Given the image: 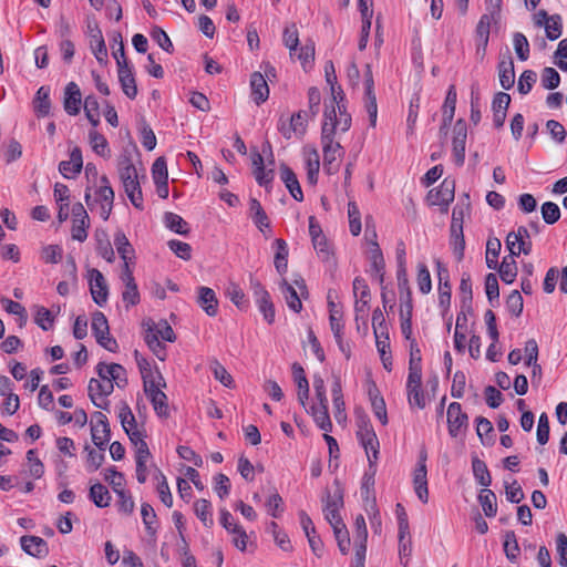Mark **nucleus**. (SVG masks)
I'll return each instance as SVG.
<instances>
[{"label":"nucleus","instance_id":"obj_1","mask_svg":"<svg viewBox=\"0 0 567 567\" xmlns=\"http://www.w3.org/2000/svg\"><path fill=\"white\" fill-rule=\"evenodd\" d=\"M117 173L131 203L136 208L143 209V196L138 175L128 152H124L120 155L117 159Z\"/></svg>","mask_w":567,"mask_h":567},{"label":"nucleus","instance_id":"obj_2","mask_svg":"<svg viewBox=\"0 0 567 567\" xmlns=\"http://www.w3.org/2000/svg\"><path fill=\"white\" fill-rule=\"evenodd\" d=\"M323 116L321 143L339 142L336 138L338 133H346L351 127V115L344 110H341V114H338L333 105L332 110H329V106L326 105Z\"/></svg>","mask_w":567,"mask_h":567},{"label":"nucleus","instance_id":"obj_3","mask_svg":"<svg viewBox=\"0 0 567 567\" xmlns=\"http://www.w3.org/2000/svg\"><path fill=\"white\" fill-rule=\"evenodd\" d=\"M357 437L365 451L368 462L372 468L379 458L380 442L367 416H360L357 421Z\"/></svg>","mask_w":567,"mask_h":567},{"label":"nucleus","instance_id":"obj_4","mask_svg":"<svg viewBox=\"0 0 567 567\" xmlns=\"http://www.w3.org/2000/svg\"><path fill=\"white\" fill-rule=\"evenodd\" d=\"M470 209V204L465 205H456L452 212V223H451V245L453 246V251L457 258L461 260L464 256L465 240L463 235V219L466 212Z\"/></svg>","mask_w":567,"mask_h":567},{"label":"nucleus","instance_id":"obj_5","mask_svg":"<svg viewBox=\"0 0 567 567\" xmlns=\"http://www.w3.org/2000/svg\"><path fill=\"white\" fill-rule=\"evenodd\" d=\"M280 291L286 300L287 306L295 312H300L302 309V298H307L308 290L306 282L302 278L295 279L289 284L286 279L280 282Z\"/></svg>","mask_w":567,"mask_h":567},{"label":"nucleus","instance_id":"obj_6","mask_svg":"<svg viewBox=\"0 0 567 567\" xmlns=\"http://www.w3.org/2000/svg\"><path fill=\"white\" fill-rule=\"evenodd\" d=\"M447 427L449 434L454 437H463L468 427V416L462 411L458 402H452L447 408Z\"/></svg>","mask_w":567,"mask_h":567},{"label":"nucleus","instance_id":"obj_7","mask_svg":"<svg viewBox=\"0 0 567 567\" xmlns=\"http://www.w3.org/2000/svg\"><path fill=\"white\" fill-rule=\"evenodd\" d=\"M91 436L99 450L104 451L111 439V430L105 414L94 412L92 414Z\"/></svg>","mask_w":567,"mask_h":567},{"label":"nucleus","instance_id":"obj_8","mask_svg":"<svg viewBox=\"0 0 567 567\" xmlns=\"http://www.w3.org/2000/svg\"><path fill=\"white\" fill-rule=\"evenodd\" d=\"M426 457V452L422 451L419 456L417 466L413 472L414 491L423 504L429 502Z\"/></svg>","mask_w":567,"mask_h":567},{"label":"nucleus","instance_id":"obj_9","mask_svg":"<svg viewBox=\"0 0 567 567\" xmlns=\"http://www.w3.org/2000/svg\"><path fill=\"white\" fill-rule=\"evenodd\" d=\"M114 390V385L110 380L107 379H94L92 378L89 382L87 392L89 398L91 399L92 403L99 408L106 410L109 406L107 400H97V396L100 398H106L109 396Z\"/></svg>","mask_w":567,"mask_h":567},{"label":"nucleus","instance_id":"obj_10","mask_svg":"<svg viewBox=\"0 0 567 567\" xmlns=\"http://www.w3.org/2000/svg\"><path fill=\"white\" fill-rule=\"evenodd\" d=\"M101 185L99 189L95 192V202L100 204V216L103 220H107L112 209L114 202V190L110 185L109 178L103 175L100 178Z\"/></svg>","mask_w":567,"mask_h":567},{"label":"nucleus","instance_id":"obj_11","mask_svg":"<svg viewBox=\"0 0 567 567\" xmlns=\"http://www.w3.org/2000/svg\"><path fill=\"white\" fill-rule=\"evenodd\" d=\"M467 137V126L464 120L456 121L453 128V157L456 165L462 166L465 161V144Z\"/></svg>","mask_w":567,"mask_h":567},{"label":"nucleus","instance_id":"obj_12","mask_svg":"<svg viewBox=\"0 0 567 567\" xmlns=\"http://www.w3.org/2000/svg\"><path fill=\"white\" fill-rule=\"evenodd\" d=\"M323 152V169L328 174H336L340 167V159L344 152L340 142L321 143Z\"/></svg>","mask_w":567,"mask_h":567},{"label":"nucleus","instance_id":"obj_13","mask_svg":"<svg viewBox=\"0 0 567 567\" xmlns=\"http://www.w3.org/2000/svg\"><path fill=\"white\" fill-rule=\"evenodd\" d=\"M454 181L445 178L437 189L434 188L429 192L427 199L432 205L443 206L444 212H446L449 204L454 199Z\"/></svg>","mask_w":567,"mask_h":567},{"label":"nucleus","instance_id":"obj_14","mask_svg":"<svg viewBox=\"0 0 567 567\" xmlns=\"http://www.w3.org/2000/svg\"><path fill=\"white\" fill-rule=\"evenodd\" d=\"M96 372L100 379H107L113 385L115 383L118 388H124L127 384L126 371L121 364L100 362L96 367Z\"/></svg>","mask_w":567,"mask_h":567},{"label":"nucleus","instance_id":"obj_15","mask_svg":"<svg viewBox=\"0 0 567 567\" xmlns=\"http://www.w3.org/2000/svg\"><path fill=\"white\" fill-rule=\"evenodd\" d=\"M90 274V291L96 305L102 307L106 303L109 296V288L104 276L97 269H91Z\"/></svg>","mask_w":567,"mask_h":567},{"label":"nucleus","instance_id":"obj_16","mask_svg":"<svg viewBox=\"0 0 567 567\" xmlns=\"http://www.w3.org/2000/svg\"><path fill=\"white\" fill-rule=\"evenodd\" d=\"M250 91L252 101L260 105L269 97V86L262 72L256 71L250 75Z\"/></svg>","mask_w":567,"mask_h":567},{"label":"nucleus","instance_id":"obj_17","mask_svg":"<svg viewBox=\"0 0 567 567\" xmlns=\"http://www.w3.org/2000/svg\"><path fill=\"white\" fill-rule=\"evenodd\" d=\"M82 99L81 91L76 83L70 82L64 90L63 106L69 115H78L80 113Z\"/></svg>","mask_w":567,"mask_h":567},{"label":"nucleus","instance_id":"obj_18","mask_svg":"<svg viewBox=\"0 0 567 567\" xmlns=\"http://www.w3.org/2000/svg\"><path fill=\"white\" fill-rule=\"evenodd\" d=\"M22 549L33 557H44L49 553L47 542L38 536H22L20 538Z\"/></svg>","mask_w":567,"mask_h":567},{"label":"nucleus","instance_id":"obj_19","mask_svg":"<svg viewBox=\"0 0 567 567\" xmlns=\"http://www.w3.org/2000/svg\"><path fill=\"white\" fill-rule=\"evenodd\" d=\"M197 303L209 317H215L218 312V300L212 288H198Z\"/></svg>","mask_w":567,"mask_h":567},{"label":"nucleus","instance_id":"obj_20","mask_svg":"<svg viewBox=\"0 0 567 567\" xmlns=\"http://www.w3.org/2000/svg\"><path fill=\"white\" fill-rule=\"evenodd\" d=\"M293 380L297 384L298 391H297V398L299 403L306 408V402L309 398V382L306 378L303 368L298 363L295 362L291 367Z\"/></svg>","mask_w":567,"mask_h":567},{"label":"nucleus","instance_id":"obj_21","mask_svg":"<svg viewBox=\"0 0 567 567\" xmlns=\"http://www.w3.org/2000/svg\"><path fill=\"white\" fill-rule=\"evenodd\" d=\"M280 177L290 195L298 202L303 199V194L296 174L287 165L280 166Z\"/></svg>","mask_w":567,"mask_h":567},{"label":"nucleus","instance_id":"obj_22","mask_svg":"<svg viewBox=\"0 0 567 567\" xmlns=\"http://www.w3.org/2000/svg\"><path fill=\"white\" fill-rule=\"evenodd\" d=\"M498 79L503 89L509 90L515 83L514 62L511 55L504 56L498 63Z\"/></svg>","mask_w":567,"mask_h":567},{"label":"nucleus","instance_id":"obj_23","mask_svg":"<svg viewBox=\"0 0 567 567\" xmlns=\"http://www.w3.org/2000/svg\"><path fill=\"white\" fill-rule=\"evenodd\" d=\"M365 84V109L369 114L370 125L372 127L377 124L378 117V105L374 93V81L373 78H364Z\"/></svg>","mask_w":567,"mask_h":567},{"label":"nucleus","instance_id":"obj_24","mask_svg":"<svg viewBox=\"0 0 567 567\" xmlns=\"http://www.w3.org/2000/svg\"><path fill=\"white\" fill-rule=\"evenodd\" d=\"M456 105V90L454 85L449 87L444 104H443V123L441 126V132L446 134V130L451 125Z\"/></svg>","mask_w":567,"mask_h":567},{"label":"nucleus","instance_id":"obj_25","mask_svg":"<svg viewBox=\"0 0 567 567\" xmlns=\"http://www.w3.org/2000/svg\"><path fill=\"white\" fill-rule=\"evenodd\" d=\"M398 277V287L400 292V301L401 306L400 309H403L404 311H412L413 310V302H412V293L409 286V279L405 271H401V274H396Z\"/></svg>","mask_w":567,"mask_h":567},{"label":"nucleus","instance_id":"obj_26","mask_svg":"<svg viewBox=\"0 0 567 567\" xmlns=\"http://www.w3.org/2000/svg\"><path fill=\"white\" fill-rule=\"evenodd\" d=\"M308 412L321 430L324 432L332 431V423L328 413V402L323 404L318 402V405H312Z\"/></svg>","mask_w":567,"mask_h":567},{"label":"nucleus","instance_id":"obj_27","mask_svg":"<svg viewBox=\"0 0 567 567\" xmlns=\"http://www.w3.org/2000/svg\"><path fill=\"white\" fill-rule=\"evenodd\" d=\"M251 158H252V165L255 167L254 175H255L257 183L261 186H267L274 178V171L265 169L264 157L261 154L256 152L252 154Z\"/></svg>","mask_w":567,"mask_h":567},{"label":"nucleus","instance_id":"obj_28","mask_svg":"<svg viewBox=\"0 0 567 567\" xmlns=\"http://www.w3.org/2000/svg\"><path fill=\"white\" fill-rule=\"evenodd\" d=\"M91 49L96 60L104 64L107 60V50L101 30L95 27L91 34Z\"/></svg>","mask_w":567,"mask_h":567},{"label":"nucleus","instance_id":"obj_29","mask_svg":"<svg viewBox=\"0 0 567 567\" xmlns=\"http://www.w3.org/2000/svg\"><path fill=\"white\" fill-rule=\"evenodd\" d=\"M249 209L252 221L259 228L260 231L264 233L265 229H268L270 227L268 216L264 210L261 204L256 198H251L249 200Z\"/></svg>","mask_w":567,"mask_h":567},{"label":"nucleus","instance_id":"obj_30","mask_svg":"<svg viewBox=\"0 0 567 567\" xmlns=\"http://www.w3.org/2000/svg\"><path fill=\"white\" fill-rule=\"evenodd\" d=\"M439 266V302L442 307H447L451 301V286L449 284V274L447 270L441 267V264L437 262Z\"/></svg>","mask_w":567,"mask_h":567},{"label":"nucleus","instance_id":"obj_31","mask_svg":"<svg viewBox=\"0 0 567 567\" xmlns=\"http://www.w3.org/2000/svg\"><path fill=\"white\" fill-rule=\"evenodd\" d=\"M274 244L277 248L274 260L275 268L280 275H284L288 269V246L281 238L276 239Z\"/></svg>","mask_w":567,"mask_h":567},{"label":"nucleus","instance_id":"obj_32","mask_svg":"<svg viewBox=\"0 0 567 567\" xmlns=\"http://www.w3.org/2000/svg\"><path fill=\"white\" fill-rule=\"evenodd\" d=\"M194 512L198 519L205 527H212L214 525L212 504L205 498L197 499L194 503Z\"/></svg>","mask_w":567,"mask_h":567},{"label":"nucleus","instance_id":"obj_33","mask_svg":"<svg viewBox=\"0 0 567 567\" xmlns=\"http://www.w3.org/2000/svg\"><path fill=\"white\" fill-rule=\"evenodd\" d=\"M498 272H499L501 279L505 284H512L517 276V266H516L515 257L512 255L504 257L503 261L501 262V265L498 267Z\"/></svg>","mask_w":567,"mask_h":567},{"label":"nucleus","instance_id":"obj_34","mask_svg":"<svg viewBox=\"0 0 567 567\" xmlns=\"http://www.w3.org/2000/svg\"><path fill=\"white\" fill-rule=\"evenodd\" d=\"M50 89L47 86H41L34 99V111L38 116H47L50 113L51 102H50Z\"/></svg>","mask_w":567,"mask_h":567},{"label":"nucleus","instance_id":"obj_35","mask_svg":"<svg viewBox=\"0 0 567 567\" xmlns=\"http://www.w3.org/2000/svg\"><path fill=\"white\" fill-rule=\"evenodd\" d=\"M478 502L487 517H493L497 512L496 495L488 488H483L478 495Z\"/></svg>","mask_w":567,"mask_h":567},{"label":"nucleus","instance_id":"obj_36","mask_svg":"<svg viewBox=\"0 0 567 567\" xmlns=\"http://www.w3.org/2000/svg\"><path fill=\"white\" fill-rule=\"evenodd\" d=\"M114 245L123 261L132 260L134 257V249L122 230H117L115 233Z\"/></svg>","mask_w":567,"mask_h":567},{"label":"nucleus","instance_id":"obj_37","mask_svg":"<svg viewBox=\"0 0 567 567\" xmlns=\"http://www.w3.org/2000/svg\"><path fill=\"white\" fill-rule=\"evenodd\" d=\"M369 395L374 415L380 420L382 425H386L388 414L383 398L379 395V391L375 388L369 390Z\"/></svg>","mask_w":567,"mask_h":567},{"label":"nucleus","instance_id":"obj_38","mask_svg":"<svg viewBox=\"0 0 567 567\" xmlns=\"http://www.w3.org/2000/svg\"><path fill=\"white\" fill-rule=\"evenodd\" d=\"M472 468L474 477L476 478L480 485L484 487L491 485L492 477L484 461L480 460L478 457H473Z\"/></svg>","mask_w":567,"mask_h":567},{"label":"nucleus","instance_id":"obj_39","mask_svg":"<svg viewBox=\"0 0 567 567\" xmlns=\"http://www.w3.org/2000/svg\"><path fill=\"white\" fill-rule=\"evenodd\" d=\"M90 498L97 507H106L111 502L110 492L101 483H95L91 486Z\"/></svg>","mask_w":567,"mask_h":567},{"label":"nucleus","instance_id":"obj_40","mask_svg":"<svg viewBox=\"0 0 567 567\" xmlns=\"http://www.w3.org/2000/svg\"><path fill=\"white\" fill-rule=\"evenodd\" d=\"M165 226L179 235H187L189 233L188 224L175 213H166L164 215Z\"/></svg>","mask_w":567,"mask_h":567},{"label":"nucleus","instance_id":"obj_41","mask_svg":"<svg viewBox=\"0 0 567 567\" xmlns=\"http://www.w3.org/2000/svg\"><path fill=\"white\" fill-rule=\"evenodd\" d=\"M118 81L121 83L123 93L131 100L135 99L137 95V85L133 74V71L118 72Z\"/></svg>","mask_w":567,"mask_h":567},{"label":"nucleus","instance_id":"obj_42","mask_svg":"<svg viewBox=\"0 0 567 567\" xmlns=\"http://www.w3.org/2000/svg\"><path fill=\"white\" fill-rule=\"evenodd\" d=\"M97 252L109 262H113L115 255L105 231H96Z\"/></svg>","mask_w":567,"mask_h":567},{"label":"nucleus","instance_id":"obj_43","mask_svg":"<svg viewBox=\"0 0 567 567\" xmlns=\"http://www.w3.org/2000/svg\"><path fill=\"white\" fill-rule=\"evenodd\" d=\"M501 247L502 244L498 238H488L486 243V265L489 269H496Z\"/></svg>","mask_w":567,"mask_h":567},{"label":"nucleus","instance_id":"obj_44","mask_svg":"<svg viewBox=\"0 0 567 567\" xmlns=\"http://www.w3.org/2000/svg\"><path fill=\"white\" fill-rule=\"evenodd\" d=\"M89 138L93 151L97 155L102 157H110L111 154L107 147V141L102 134H100L97 131H91L89 133Z\"/></svg>","mask_w":567,"mask_h":567},{"label":"nucleus","instance_id":"obj_45","mask_svg":"<svg viewBox=\"0 0 567 567\" xmlns=\"http://www.w3.org/2000/svg\"><path fill=\"white\" fill-rule=\"evenodd\" d=\"M329 320L330 328L333 332L334 339H340V334H343L342 313L338 310L333 301H329Z\"/></svg>","mask_w":567,"mask_h":567},{"label":"nucleus","instance_id":"obj_46","mask_svg":"<svg viewBox=\"0 0 567 567\" xmlns=\"http://www.w3.org/2000/svg\"><path fill=\"white\" fill-rule=\"evenodd\" d=\"M372 328L375 339H388L389 331L385 318L380 309H375L372 315Z\"/></svg>","mask_w":567,"mask_h":567},{"label":"nucleus","instance_id":"obj_47","mask_svg":"<svg viewBox=\"0 0 567 567\" xmlns=\"http://www.w3.org/2000/svg\"><path fill=\"white\" fill-rule=\"evenodd\" d=\"M307 179L310 184L317 183L318 173L320 168L319 154L317 150H312L307 156Z\"/></svg>","mask_w":567,"mask_h":567},{"label":"nucleus","instance_id":"obj_48","mask_svg":"<svg viewBox=\"0 0 567 567\" xmlns=\"http://www.w3.org/2000/svg\"><path fill=\"white\" fill-rule=\"evenodd\" d=\"M324 506L323 509H337L339 511L343 506V492L336 485L333 492L327 489L326 497L323 499Z\"/></svg>","mask_w":567,"mask_h":567},{"label":"nucleus","instance_id":"obj_49","mask_svg":"<svg viewBox=\"0 0 567 567\" xmlns=\"http://www.w3.org/2000/svg\"><path fill=\"white\" fill-rule=\"evenodd\" d=\"M118 417L125 433H127V431L140 429L131 408L126 403L121 405L118 410Z\"/></svg>","mask_w":567,"mask_h":567},{"label":"nucleus","instance_id":"obj_50","mask_svg":"<svg viewBox=\"0 0 567 567\" xmlns=\"http://www.w3.org/2000/svg\"><path fill=\"white\" fill-rule=\"evenodd\" d=\"M91 328L95 338H103L104 334L110 332L109 322L103 312L95 311L93 313Z\"/></svg>","mask_w":567,"mask_h":567},{"label":"nucleus","instance_id":"obj_51","mask_svg":"<svg viewBox=\"0 0 567 567\" xmlns=\"http://www.w3.org/2000/svg\"><path fill=\"white\" fill-rule=\"evenodd\" d=\"M284 43L290 51V56L297 54L298 44H299V35L296 24H290L285 28L284 31Z\"/></svg>","mask_w":567,"mask_h":567},{"label":"nucleus","instance_id":"obj_52","mask_svg":"<svg viewBox=\"0 0 567 567\" xmlns=\"http://www.w3.org/2000/svg\"><path fill=\"white\" fill-rule=\"evenodd\" d=\"M513 44L517 58L520 61H526L529 56V43L527 38L523 33L516 32L513 35Z\"/></svg>","mask_w":567,"mask_h":567},{"label":"nucleus","instance_id":"obj_53","mask_svg":"<svg viewBox=\"0 0 567 567\" xmlns=\"http://www.w3.org/2000/svg\"><path fill=\"white\" fill-rule=\"evenodd\" d=\"M210 369L213 371L215 379L218 380L223 385L230 389L234 388L233 377L228 373L226 368L220 362L214 360L210 363Z\"/></svg>","mask_w":567,"mask_h":567},{"label":"nucleus","instance_id":"obj_54","mask_svg":"<svg viewBox=\"0 0 567 567\" xmlns=\"http://www.w3.org/2000/svg\"><path fill=\"white\" fill-rule=\"evenodd\" d=\"M331 100L330 103H326L329 106V110H332V105L337 110L338 114H341V110L347 111V106L344 104V93L338 83L334 85H330Z\"/></svg>","mask_w":567,"mask_h":567},{"label":"nucleus","instance_id":"obj_55","mask_svg":"<svg viewBox=\"0 0 567 567\" xmlns=\"http://www.w3.org/2000/svg\"><path fill=\"white\" fill-rule=\"evenodd\" d=\"M34 320L42 330L48 331L53 327L54 316L49 309L40 306L37 307Z\"/></svg>","mask_w":567,"mask_h":567},{"label":"nucleus","instance_id":"obj_56","mask_svg":"<svg viewBox=\"0 0 567 567\" xmlns=\"http://www.w3.org/2000/svg\"><path fill=\"white\" fill-rule=\"evenodd\" d=\"M298 60L302 68L306 70L308 65H311L315 60V42L312 40L306 41V43L297 50Z\"/></svg>","mask_w":567,"mask_h":567},{"label":"nucleus","instance_id":"obj_57","mask_svg":"<svg viewBox=\"0 0 567 567\" xmlns=\"http://www.w3.org/2000/svg\"><path fill=\"white\" fill-rule=\"evenodd\" d=\"M90 226V218H78L72 219L71 235L72 239L78 241H84L87 238L86 229Z\"/></svg>","mask_w":567,"mask_h":567},{"label":"nucleus","instance_id":"obj_58","mask_svg":"<svg viewBox=\"0 0 567 567\" xmlns=\"http://www.w3.org/2000/svg\"><path fill=\"white\" fill-rule=\"evenodd\" d=\"M348 216L350 231L353 236H358L361 233V215L354 202L348 204Z\"/></svg>","mask_w":567,"mask_h":567},{"label":"nucleus","instance_id":"obj_59","mask_svg":"<svg viewBox=\"0 0 567 567\" xmlns=\"http://www.w3.org/2000/svg\"><path fill=\"white\" fill-rule=\"evenodd\" d=\"M148 399L151 400L154 411L158 416L167 417L169 415L167 396L163 391L156 392L153 396Z\"/></svg>","mask_w":567,"mask_h":567},{"label":"nucleus","instance_id":"obj_60","mask_svg":"<svg viewBox=\"0 0 567 567\" xmlns=\"http://www.w3.org/2000/svg\"><path fill=\"white\" fill-rule=\"evenodd\" d=\"M546 37L554 41L557 40L563 32V22L561 17L559 14L550 16L548 23L544 27Z\"/></svg>","mask_w":567,"mask_h":567},{"label":"nucleus","instance_id":"obj_61","mask_svg":"<svg viewBox=\"0 0 567 567\" xmlns=\"http://www.w3.org/2000/svg\"><path fill=\"white\" fill-rule=\"evenodd\" d=\"M542 217L548 225H553L560 218V209L557 204L546 202L542 205Z\"/></svg>","mask_w":567,"mask_h":567},{"label":"nucleus","instance_id":"obj_62","mask_svg":"<svg viewBox=\"0 0 567 567\" xmlns=\"http://www.w3.org/2000/svg\"><path fill=\"white\" fill-rule=\"evenodd\" d=\"M84 111L87 120L93 126L100 123L99 118V102L95 96H87L84 101Z\"/></svg>","mask_w":567,"mask_h":567},{"label":"nucleus","instance_id":"obj_63","mask_svg":"<svg viewBox=\"0 0 567 567\" xmlns=\"http://www.w3.org/2000/svg\"><path fill=\"white\" fill-rule=\"evenodd\" d=\"M560 84L559 73L550 66H547L542 72V85L547 90H554Z\"/></svg>","mask_w":567,"mask_h":567},{"label":"nucleus","instance_id":"obj_64","mask_svg":"<svg viewBox=\"0 0 567 567\" xmlns=\"http://www.w3.org/2000/svg\"><path fill=\"white\" fill-rule=\"evenodd\" d=\"M555 64L564 72H567V39L560 40L555 52Z\"/></svg>","mask_w":567,"mask_h":567}]
</instances>
